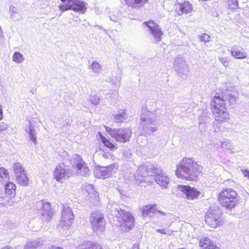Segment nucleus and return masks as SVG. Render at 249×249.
<instances>
[{"instance_id": "obj_9", "label": "nucleus", "mask_w": 249, "mask_h": 249, "mask_svg": "<svg viewBox=\"0 0 249 249\" xmlns=\"http://www.w3.org/2000/svg\"><path fill=\"white\" fill-rule=\"evenodd\" d=\"M131 135L130 128H117L115 133L112 134V137L118 142L124 143L130 141Z\"/></svg>"}, {"instance_id": "obj_15", "label": "nucleus", "mask_w": 249, "mask_h": 249, "mask_svg": "<svg viewBox=\"0 0 249 249\" xmlns=\"http://www.w3.org/2000/svg\"><path fill=\"white\" fill-rule=\"evenodd\" d=\"M17 182L23 186H27L29 184V178L25 171L20 166L17 167Z\"/></svg>"}, {"instance_id": "obj_33", "label": "nucleus", "mask_w": 249, "mask_h": 249, "mask_svg": "<svg viewBox=\"0 0 249 249\" xmlns=\"http://www.w3.org/2000/svg\"><path fill=\"white\" fill-rule=\"evenodd\" d=\"M106 131L108 133H109L110 136L112 137V134H114L115 133V132L116 131V129H113L112 128H111L110 127L108 126H107V125H104V126Z\"/></svg>"}, {"instance_id": "obj_2", "label": "nucleus", "mask_w": 249, "mask_h": 249, "mask_svg": "<svg viewBox=\"0 0 249 249\" xmlns=\"http://www.w3.org/2000/svg\"><path fill=\"white\" fill-rule=\"evenodd\" d=\"M228 100L230 104L236 102L235 96L231 94L214 96L211 101L210 107L214 120L218 123L228 122L230 114L226 107L225 100Z\"/></svg>"}, {"instance_id": "obj_10", "label": "nucleus", "mask_w": 249, "mask_h": 249, "mask_svg": "<svg viewBox=\"0 0 249 249\" xmlns=\"http://www.w3.org/2000/svg\"><path fill=\"white\" fill-rule=\"evenodd\" d=\"M90 223L93 230L105 227L104 214L99 211L92 212L90 215Z\"/></svg>"}, {"instance_id": "obj_26", "label": "nucleus", "mask_w": 249, "mask_h": 249, "mask_svg": "<svg viewBox=\"0 0 249 249\" xmlns=\"http://www.w3.org/2000/svg\"><path fill=\"white\" fill-rule=\"evenodd\" d=\"M154 39V43H158L161 40L163 33L160 28L150 33Z\"/></svg>"}, {"instance_id": "obj_43", "label": "nucleus", "mask_w": 249, "mask_h": 249, "mask_svg": "<svg viewBox=\"0 0 249 249\" xmlns=\"http://www.w3.org/2000/svg\"><path fill=\"white\" fill-rule=\"evenodd\" d=\"M103 156L105 157V158H107L108 157L107 153H104L103 154Z\"/></svg>"}, {"instance_id": "obj_13", "label": "nucleus", "mask_w": 249, "mask_h": 249, "mask_svg": "<svg viewBox=\"0 0 249 249\" xmlns=\"http://www.w3.org/2000/svg\"><path fill=\"white\" fill-rule=\"evenodd\" d=\"M156 207L157 205L156 204H148L143 206L141 211L142 216L143 218L152 217L157 213L161 215L165 214L164 212L158 210Z\"/></svg>"}, {"instance_id": "obj_34", "label": "nucleus", "mask_w": 249, "mask_h": 249, "mask_svg": "<svg viewBox=\"0 0 249 249\" xmlns=\"http://www.w3.org/2000/svg\"><path fill=\"white\" fill-rule=\"evenodd\" d=\"M91 67L92 69L95 71H98V69H100V66L99 64L96 62H93L92 63Z\"/></svg>"}, {"instance_id": "obj_39", "label": "nucleus", "mask_w": 249, "mask_h": 249, "mask_svg": "<svg viewBox=\"0 0 249 249\" xmlns=\"http://www.w3.org/2000/svg\"><path fill=\"white\" fill-rule=\"evenodd\" d=\"M132 249H139V245L137 243H135L133 245Z\"/></svg>"}, {"instance_id": "obj_3", "label": "nucleus", "mask_w": 249, "mask_h": 249, "mask_svg": "<svg viewBox=\"0 0 249 249\" xmlns=\"http://www.w3.org/2000/svg\"><path fill=\"white\" fill-rule=\"evenodd\" d=\"M217 200L223 208L231 211L238 205L239 196L238 192L233 188L226 187L218 193Z\"/></svg>"}, {"instance_id": "obj_25", "label": "nucleus", "mask_w": 249, "mask_h": 249, "mask_svg": "<svg viewBox=\"0 0 249 249\" xmlns=\"http://www.w3.org/2000/svg\"><path fill=\"white\" fill-rule=\"evenodd\" d=\"M143 24L149 29L150 33L160 28V26L156 22L151 19L144 21Z\"/></svg>"}, {"instance_id": "obj_8", "label": "nucleus", "mask_w": 249, "mask_h": 249, "mask_svg": "<svg viewBox=\"0 0 249 249\" xmlns=\"http://www.w3.org/2000/svg\"><path fill=\"white\" fill-rule=\"evenodd\" d=\"M177 188L185 195V198L188 200H194L199 197L201 192L195 187L190 185H178Z\"/></svg>"}, {"instance_id": "obj_31", "label": "nucleus", "mask_w": 249, "mask_h": 249, "mask_svg": "<svg viewBox=\"0 0 249 249\" xmlns=\"http://www.w3.org/2000/svg\"><path fill=\"white\" fill-rule=\"evenodd\" d=\"M29 136H30V139L35 144H36L37 143L36 141V138L35 136V133L34 131V129L33 128H31L29 131Z\"/></svg>"}, {"instance_id": "obj_36", "label": "nucleus", "mask_w": 249, "mask_h": 249, "mask_svg": "<svg viewBox=\"0 0 249 249\" xmlns=\"http://www.w3.org/2000/svg\"><path fill=\"white\" fill-rule=\"evenodd\" d=\"M23 60V58L22 55L18 53H17V62L20 63Z\"/></svg>"}, {"instance_id": "obj_30", "label": "nucleus", "mask_w": 249, "mask_h": 249, "mask_svg": "<svg viewBox=\"0 0 249 249\" xmlns=\"http://www.w3.org/2000/svg\"><path fill=\"white\" fill-rule=\"evenodd\" d=\"M89 101L91 104L97 105L100 102V98L97 95L91 96Z\"/></svg>"}, {"instance_id": "obj_44", "label": "nucleus", "mask_w": 249, "mask_h": 249, "mask_svg": "<svg viewBox=\"0 0 249 249\" xmlns=\"http://www.w3.org/2000/svg\"><path fill=\"white\" fill-rule=\"evenodd\" d=\"M0 128H2L3 130L6 128V127L3 125L2 126H1V125H0Z\"/></svg>"}, {"instance_id": "obj_46", "label": "nucleus", "mask_w": 249, "mask_h": 249, "mask_svg": "<svg viewBox=\"0 0 249 249\" xmlns=\"http://www.w3.org/2000/svg\"><path fill=\"white\" fill-rule=\"evenodd\" d=\"M15 164H16L15 163H14L13 164V170H14V171L15 170Z\"/></svg>"}, {"instance_id": "obj_41", "label": "nucleus", "mask_w": 249, "mask_h": 249, "mask_svg": "<svg viewBox=\"0 0 249 249\" xmlns=\"http://www.w3.org/2000/svg\"><path fill=\"white\" fill-rule=\"evenodd\" d=\"M49 249H63L61 248H60V247H52Z\"/></svg>"}, {"instance_id": "obj_11", "label": "nucleus", "mask_w": 249, "mask_h": 249, "mask_svg": "<svg viewBox=\"0 0 249 249\" xmlns=\"http://www.w3.org/2000/svg\"><path fill=\"white\" fill-rule=\"evenodd\" d=\"M193 10V5L189 1L178 2L175 4V11L178 16L190 14Z\"/></svg>"}, {"instance_id": "obj_21", "label": "nucleus", "mask_w": 249, "mask_h": 249, "mask_svg": "<svg viewBox=\"0 0 249 249\" xmlns=\"http://www.w3.org/2000/svg\"><path fill=\"white\" fill-rule=\"evenodd\" d=\"M79 247V249H103L101 245L92 241H85Z\"/></svg>"}, {"instance_id": "obj_4", "label": "nucleus", "mask_w": 249, "mask_h": 249, "mask_svg": "<svg viewBox=\"0 0 249 249\" xmlns=\"http://www.w3.org/2000/svg\"><path fill=\"white\" fill-rule=\"evenodd\" d=\"M115 217L117 219L119 225L125 231H129L135 225V218L133 214L122 209H116Z\"/></svg>"}, {"instance_id": "obj_35", "label": "nucleus", "mask_w": 249, "mask_h": 249, "mask_svg": "<svg viewBox=\"0 0 249 249\" xmlns=\"http://www.w3.org/2000/svg\"><path fill=\"white\" fill-rule=\"evenodd\" d=\"M9 13L11 14V18H15V13H16L15 7L14 6H11L9 8Z\"/></svg>"}, {"instance_id": "obj_12", "label": "nucleus", "mask_w": 249, "mask_h": 249, "mask_svg": "<svg viewBox=\"0 0 249 249\" xmlns=\"http://www.w3.org/2000/svg\"><path fill=\"white\" fill-rule=\"evenodd\" d=\"M72 160L74 162H76L75 167L77 169V174L83 176L88 174L89 172V168L80 155L75 154L72 158Z\"/></svg>"}, {"instance_id": "obj_28", "label": "nucleus", "mask_w": 249, "mask_h": 249, "mask_svg": "<svg viewBox=\"0 0 249 249\" xmlns=\"http://www.w3.org/2000/svg\"><path fill=\"white\" fill-rule=\"evenodd\" d=\"M200 41L204 42H208L211 40V36L206 33H202L199 36Z\"/></svg>"}, {"instance_id": "obj_40", "label": "nucleus", "mask_w": 249, "mask_h": 249, "mask_svg": "<svg viewBox=\"0 0 249 249\" xmlns=\"http://www.w3.org/2000/svg\"><path fill=\"white\" fill-rule=\"evenodd\" d=\"M3 117V112L2 109V106L0 105V120L2 119Z\"/></svg>"}, {"instance_id": "obj_45", "label": "nucleus", "mask_w": 249, "mask_h": 249, "mask_svg": "<svg viewBox=\"0 0 249 249\" xmlns=\"http://www.w3.org/2000/svg\"><path fill=\"white\" fill-rule=\"evenodd\" d=\"M229 182L230 184H234V182L233 180H230V181H229Z\"/></svg>"}, {"instance_id": "obj_24", "label": "nucleus", "mask_w": 249, "mask_h": 249, "mask_svg": "<svg viewBox=\"0 0 249 249\" xmlns=\"http://www.w3.org/2000/svg\"><path fill=\"white\" fill-rule=\"evenodd\" d=\"M62 4L59 5V9L62 12L71 10L74 0H60Z\"/></svg>"}, {"instance_id": "obj_5", "label": "nucleus", "mask_w": 249, "mask_h": 249, "mask_svg": "<svg viewBox=\"0 0 249 249\" xmlns=\"http://www.w3.org/2000/svg\"><path fill=\"white\" fill-rule=\"evenodd\" d=\"M142 170L147 173L154 176L155 181L163 188H167L170 182L169 177L162 171L155 167L153 164L149 163L142 167Z\"/></svg>"}, {"instance_id": "obj_18", "label": "nucleus", "mask_w": 249, "mask_h": 249, "mask_svg": "<svg viewBox=\"0 0 249 249\" xmlns=\"http://www.w3.org/2000/svg\"><path fill=\"white\" fill-rule=\"evenodd\" d=\"M99 134L101 141L105 147L111 151H115L118 149V146L117 143L103 136L100 132H99Z\"/></svg>"}, {"instance_id": "obj_42", "label": "nucleus", "mask_w": 249, "mask_h": 249, "mask_svg": "<svg viewBox=\"0 0 249 249\" xmlns=\"http://www.w3.org/2000/svg\"><path fill=\"white\" fill-rule=\"evenodd\" d=\"M13 60L14 61H16V52H15L13 55Z\"/></svg>"}, {"instance_id": "obj_23", "label": "nucleus", "mask_w": 249, "mask_h": 249, "mask_svg": "<svg viewBox=\"0 0 249 249\" xmlns=\"http://www.w3.org/2000/svg\"><path fill=\"white\" fill-rule=\"evenodd\" d=\"M127 118V113L125 109L120 110L118 113L114 116V121L116 123L121 124L124 122Z\"/></svg>"}, {"instance_id": "obj_32", "label": "nucleus", "mask_w": 249, "mask_h": 249, "mask_svg": "<svg viewBox=\"0 0 249 249\" xmlns=\"http://www.w3.org/2000/svg\"><path fill=\"white\" fill-rule=\"evenodd\" d=\"M42 209L44 211H49L51 210V204L48 202H42Z\"/></svg>"}, {"instance_id": "obj_27", "label": "nucleus", "mask_w": 249, "mask_h": 249, "mask_svg": "<svg viewBox=\"0 0 249 249\" xmlns=\"http://www.w3.org/2000/svg\"><path fill=\"white\" fill-rule=\"evenodd\" d=\"M220 61L223 64H227L229 61V56L225 52H222L218 56Z\"/></svg>"}, {"instance_id": "obj_17", "label": "nucleus", "mask_w": 249, "mask_h": 249, "mask_svg": "<svg viewBox=\"0 0 249 249\" xmlns=\"http://www.w3.org/2000/svg\"><path fill=\"white\" fill-rule=\"evenodd\" d=\"M72 8L71 10L81 14H84L87 9V3L81 0H74Z\"/></svg>"}, {"instance_id": "obj_1", "label": "nucleus", "mask_w": 249, "mask_h": 249, "mask_svg": "<svg viewBox=\"0 0 249 249\" xmlns=\"http://www.w3.org/2000/svg\"><path fill=\"white\" fill-rule=\"evenodd\" d=\"M203 167L194 158L184 157L176 165V177L182 180L194 182L198 180Z\"/></svg>"}, {"instance_id": "obj_29", "label": "nucleus", "mask_w": 249, "mask_h": 249, "mask_svg": "<svg viewBox=\"0 0 249 249\" xmlns=\"http://www.w3.org/2000/svg\"><path fill=\"white\" fill-rule=\"evenodd\" d=\"M0 177L3 178H9L8 172L4 167L0 168Z\"/></svg>"}, {"instance_id": "obj_16", "label": "nucleus", "mask_w": 249, "mask_h": 249, "mask_svg": "<svg viewBox=\"0 0 249 249\" xmlns=\"http://www.w3.org/2000/svg\"><path fill=\"white\" fill-rule=\"evenodd\" d=\"M198 245L200 249H220L213 243V241L207 237L200 238L198 241Z\"/></svg>"}, {"instance_id": "obj_22", "label": "nucleus", "mask_w": 249, "mask_h": 249, "mask_svg": "<svg viewBox=\"0 0 249 249\" xmlns=\"http://www.w3.org/2000/svg\"><path fill=\"white\" fill-rule=\"evenodd\" d=\"M125 4L133 8H140L147 3L148 0H124Z\"/></svg>"}, {"instance_id": "obj_20", "label": "nucleus", "mask_w": 249, "mask_h": 249, "mask_svg": "<svg viewBox=\"0 0 249 249\" xmlns=\"http://www.w3.org/2000/svg\"><path fill=\"white\" fill-rule=\"evenodd\" d=\"M66 175V170L60 165H57L54 169L53 172L54 178L57 181H60Z\"/></svg>"}, {"instance_id": "obj_38", "label": "nucleus", "mask_w": 249, "mask_h": 249, "mask_svg": "<svg viewBox=\"0 0 249 249\" xmlns=\"http://www.w3.org/2000/svg\"><path fill=\"white\" fill-rule=\"evenodd\" d=\"M243 173L244 177L249 179V171L248 170H245L243 171Z\"/></svg>"}, {"instance_id": "obj_47", "label": "nucleus", "mask_w": 249, "mask_h": 249, "mask_svg": "<svg viewBox=\"0 0 249 249\" xmlns=\"http://www.w3.org/2000/svg\"><path fill=\"white\" fill-rule=\"evenodd\" d=\"M2 130H3L2 128H0V131H2Z\"/></svg>"}, {"instance_id": "obj_19", "label": "nucleus", "mask_w": 249, "mask_h": 249, "mask_svg": "<svg viewBox=\"0 0 249 249\" xmlns=\"http://www.w3.org/2000/svg\"><path fill=\"white\" fill-rule=\"evenodd\" d=\"M231 53L232 56L236 59H244L247 56V53L244 51V49L238 46H233L231 48Z\"/></svg>"}, {"instance_id": "obj_37", "label": "nucleus", "mask_w": 249, "mask_h": 249, "mask_svg": "<svg viewBox=\"0 0 249 249\" xmlns=\"http://www.w3.org/2000/svg\"><path fill=\"white\" fill-rule=\"evenodd\" d=\"M156 231L163 234H168V231L165 229H158L156 230Z\"/></svg>"}, {"instance_id": "obj_6", "label": "nucleus", "mask_w": 249, "mask_h": 249, "mask_svg": "<svg viewBox=\"0 0 249 249\" xmlns=\"http://www.w3.org/2000/svg\"><path fill=\"white\" fill-rule=\"evenodd\" d=\"M204 220L207 226L211 228H219L224 223L221 214L215 210L211 209H209L205 213Z\"/></svg>"}, {"instance_id": "obj_7", "label": "nucleus", "mask_w": 249, "mask_h": 249, "mask_svg": "<svg viewBox=\"0 0 249 249\" xmlns=\"http://www.w3.org/2000/svg\"><path fill=\"white\" fill-rule=\"evenodd\" d=\"M74 215L72 210L69 206H64L61 212L59 225L63 228L70 229L72 225Z\"/></svg>"}, {"instance_id": "obj_14", "label": "nucleus", "mask_w": 249, "mask_h": 249, "mask_svg": "<svg viewBox=\"0 0 249 249\" xmlns=\"http://www.w3.org/2000/svg\"><path fill=\"white\" fill-rule=\"evenodd\" d=\"M5 192L7 195L11 196L7 197L4 204L7 205L11 203H15V196L16 194V185L13 182H9L5 185Z\"/></svg>"}]
</instances>
